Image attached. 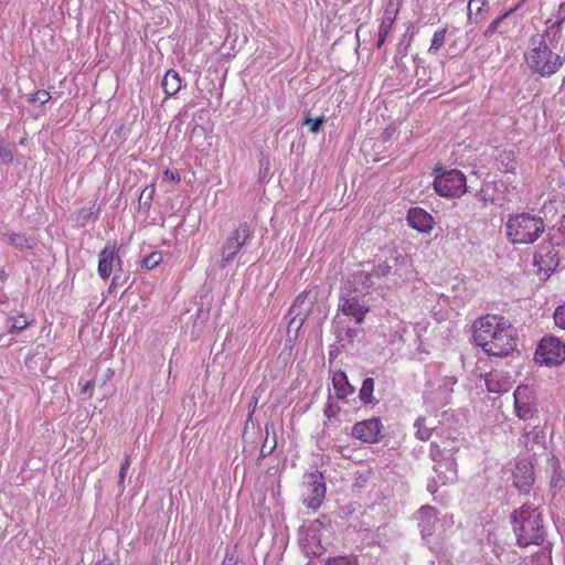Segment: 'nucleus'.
<instances>
[{
	"label": "nucleus",
	"mask_w": 565,
	"mask_h": 565,
	"mask_svg": "<svg viewBox=\"0 0 565 565\" xmlns=\"http://www.w3.org/2000/svg\"><path fill=\"white\" fill-rule=\"evenodd\" d=\"M324 414L330 417V416H333V412L331 411V406H329L328 408L324 409Z\"/></svg>",
	"instance_id": "nucleus-45"
},
{
	"label": "nucleus",
	"mask_w": 565,
	"mask_h": 565,
	"mask_svg": "<svg viewBox=\"0 0 565 565\" xmlns=\"http://www.w3.org/2000/svg\"><path fill=\"white\" fill-rule=\"evenodd\" d=\"M8 278L7 273L2 269L0 270V282H4Z\"/></svg>",
	"instance_id": "nucleus-43"
},
{
	"label": "nucleus",
	"mask_w": 565,
	"mask_h": 565,
	"mask_svg": "<svg viewBox=\"0 0 565 565\" xmlns=\"http://www.w3.org/2000/svg\"><path fill=\"white\" fill-rule=\"evenodd\" d=\"M238 558L235 551H226L221 565H237Z\"/></svg>",
	"instance_id": "nucleus-38"
},
{
	"label": "nucleus",
	"mask_w": 565,
	"mask_h": 565,
	"mask_svg": "<svg viewBox=\"0 0 565 565\" xmlns=\"http://www.w3.org/2000/svg\"><path fill=\"white\" fill-rule=\"evenodd\" d=\"M374 393V380L366 377L360 388L359 397L363 404H374L376 398L373 396Z\"/></svg>",
	"instance_id": "nucleus-23"
},
{
	"label": "nucleus",
	"mask_w": 565,
	"mask_h": 565,
	"mask_svg": "<svg viewBox=\"0 0 565 565\" xmlns=\"http://www.w3.org/2000/svg\"><path fill=\"white\" fill-rule=\"evenodd\" d=\"M0 159L4 164H11L13 162L12 150L2 140H0Z\"/></svg>",
	"instance_id": "nucleus-32"
},
{
	"label": "nucleus",
	"mask_w": 565,
	"mask_h": 565,
	"mask_svg": "<svg viewBox=\"0 0 565 565\" xmlns=\"http://www.w3.org/2000/svg\"><path fill=\"white\" fill-rule=\"evenodd\" d=\"M398 11H399L398 6L394 7L392 3H390L387 6V8L385 9L384 17L379 26V39H377V43H376L377 49H381L383 46V44L385 43L387 35L391 32L393 24L396 20Z\"/></svg>",
	"instance_id": "nucleus-16"
},
{
	"label": "nucleus",
	"mask_w": 565,
	"mask_h": 565,
	"mask_svg": "<svg viewBox=\"0 0 565 565\" xmlns=\"http://www.w3.org/2000/svg\"><path fill=\"white\" fill-rule=\"evenodd\" d=\"M460 449V440L457 436H452L448 433L446 436H440L438 440H434L430 444L431 456L435 457H449L454 459V456Z\"/></svg>",
	"instance_id": "nucleus-14"
},
{
	"label": "nucleus",
	"mask_w": 565,
	"mask_h": 565,
	"mask_svg": "<svg viewBox=\"0 0 565 565\" xmlns=\"http://www.w3.org/2000/svg\"><path fill=\"white\" fill-rule=\"evenodd\" d=\"M265 430H266V438H265L262 449H260V454L264 457L270 455L277 446L276 436L274 433V424L267 423L265 425Z\"/></svg>",
	"instance_id": "nucleus-22"
},
{
	"label": "nucleus",
	"mask_w": 565,
	"mask_h": 565,
	"mask_svg": "<svg viewBox=\"0 0 565 565\" xmlns=\"http://www.w3.org/2000/svg\"><path fill=\"white\" fill-rule=\"evenodd\" d=\"M505 237L512 245H532L545 233L542 216L529 212L509 214L504 224Z\"/></svg>",
	"instance_id": "nucleus-2"
},
{
	"label": "nucleus",
	"mask_w": 565,
	"mask_h": 565,
	"mask_svg": "<svg viewBox=\"0 0 565 565\" xmlns=\"http://www.w3.org/2000/svg\"><path fill=\"white\" fill-rule=\"evenodd\" d=\"M534 358L541 365L558 366L565 362V343L556 337L543 338L536 348Z\"/></svg>",
	"instance_id": "nucleus-7"
},
{
	"label": "nucleus",
	"mask_w": 565,
	"mask_h": 565,
	"mask_svg": "<svg viewBox=\"0 0 565 565\" xmlns=\"http://www.w3.org/2000/svg\"><path fill=\"white\" fill-rule=\"evenodd\" d=\"M326 118L323 116L317 118H310L309 116H306L302 121V125L309 126V130L311 134H318Z\"/></svg>",
	"instance_id": "nucleus-29"
},
{
	"label": "nucleus",
	"mask_w": 565,
	"mask_h": 565,
	"mask_svg": "<svg viewBox=\"0 0 565 565\" xmlns=\"http://www.w3.org/2000/svg\"><path fill=\"white\" fill-rule=\"evenodd\" d=\"M154 194L156 185L154 183H151L142 190L139 200L146 199V202L150 203L153 200Z\"/></svg>",
	"instance_id": "nucleus-33"
},
{
	"label": "nucleus",
	"mask_w": 565,
	"mask_h": 565,
	"mask_svg": "<svg viewBox=\"0 0 565 565\" xmlns=\"http://www.w3.org/2000/svg\"><path fill=\"white\" fill-rule=\"evenodd\" d=\"M351 435L364 443L376 444L384 436V426L379 417L364 419L352 426Z\"/></svg>",
	"instance_id": "nucleus-8"
},
{
	"label": "nucleus",
	"mask_w": 565,
	"mask_h": 565,
	"mask_svg": "<svg viewBox=\"0 0 565 565\" xmlns=\"http://www.w3.org/2000/svg\"><path fill=\"white\" fill-rule=\"evenodd\" d=\"M472 340L488 356L505 358L518 347L515 328L500 315L478 318L472 324Z\"/></svg>",
	"instance_id": "nucleus-1"
},
{
	"label": "nucleus",
	"mask_w": 565,
	"mask_h": 565,
	"mask_svg": "<svg viewBox=\"0 0 565 565\" xmlns=\"http://www.w3.org/2000/svg\"><path fill=\"white\" fill-rule=\"evenodd\" d=\"M532 475L530 473L527 477L524 478V481L521 483L519 480H515V486L520 489L529 487L532 482Z\"/></svg>",
	"instance_id": "nucleus-40"
},
{
	"label": "nucleus",
	"mask_w": 565,
	"mask_h": 565,
	"mask_svg": "<svg viewBox=\"0 0 565 565\" xmlns=\"http://www.w3.org/2000/svg\"><path fill=\"white\" fill-rule=\"evenodd\" d=\"M446 34L447 28H441L435 31L430 42V46L428 49L429 53L435 54L443 47V45L445 44Z\"/></svg>",
	"instance_id": "nucleus-27"
},
{
	"label": "nucleus",
	"mask_w": 565,
	"mask_h": 565,
	"mask_svg": "<svg viewBox=\"0 0 565 565\" xmlns=\"http://www.w3.org/2000/svg\"><path fill=\"white\" fill-rule=\"evenodd\" d=\"M162 88L166 97L174 96L182 86V79L175 70H168L162 79Z\"/></svg>",
	"instance_id": "nucleus-18"
},
{
	"label": "nucleus",
	"mask_w": 565,
	"mask_h": 565,
	"mask_svg": "<svg viewBox=\"0 0 565 565\" xmlns=\"http://www.w3.org/2000/svg\"><path fill=\"white\" fill-rule=\"evenodd\" d=\"M322 475L311 472L307 476V491L303 493V503L312 510H318L326 497V484Z\"/></svg>",
	"instance_id": "nucleus-9"
},
{
	"label": "nucleus",
	"mask_w": 565,
	"mask_h": 565,
	"mask_svg": "<svg viewBox=\"0 0 565 565\" xmlns=\"http://www.w3.org/2000/svg\"><path fill=\"white\" fill-rule=\"evenodd\" d=\"M257 403H258V398L257 397H253V401H252V413H254Z\"/></svg>",
	"instance_id": "nucleus-44"
},
{
	"label": "nucleus",
	"mask_w": 565,
	"mask_h": 565,
	"mask_svg": "<svg viewBox=\"0 0 565 565\" xmlns=\"http://www.w3.org/2000/svg\"><path fill=\"white\" fill-rule=\"evenodd\" d=\"M488 392L502 394L511 388L509 376L500 372H490L484 377Z\"/></svg>",
	"instance_id": "nucleus-17"
},
{
	"label": "nucleus",
	"mask_w": 565,
	"mask_h": 565,
	"mask_svg": "<svg viewBox=\"0 0 565 565\" xmlns=\"http://www.w3.org/2000/svg\"><path fill=\"white\" fill-rule=\"evenodd\" d=\"M434 189L444 198H460L467 192L466 175L457 169H435Z\"/></svg>",
	"instance_id": "nucleus-5"
},
{
	"label": "nucleus",
	"mask_w": 565,
	"mask_h": 565,
	"mask_svg": "<svg viewBox=\"0 0 565 565\" xmlns=\"http://www.w3.org/2000/svg\"><path fill=\"white\" fill-rule=\"evenodd\" d=\"M512 521L520 546L540 545L544 541L542 514L533 505L525 503L515 510Z\"/></svg>",
	"instance_id": "nucleus-3"
},
{
	"label": "nucleus",
	"mask_w": 565,
	"mask_h": 565,
	"mask_svg": "<svg viewBox=\"0 0 565 565\" xmlns=\"http://www.w3.org/2000/svg\"><path fill=\"white\" fill-rule=\"evenodd\" d=\"M510 12L503 13L501 17L493 20L489 26L484 30L483 36L489 39L493 33L499 32L500 34H507L509 30L504 26V21L509 17Z\"/></svg>",
	"instance_id": "nucleus-24"
},
{
	"label": "nucleus",
	"mask_w": 565,
	"mask_h": 565,
	"mask_svg": "<svg viewBox=\"0 0 565 565\" xmlns=\"http://www.w3.org/2000/svg\"><path fill=\"white\" fill-rule=\"evenodd\" d=\"M390 271H391L390 265L380 264V265L375 266L371 273H361L359 275V277L364 278L365 281H370L371 284H373V281H372L373 277H375V278L385 277L390 274Z\"/></svg>",
	"instance_id": "nucleus-26"
},
{
	"label": "nucleus",
	"mask_w": 565,
	"mask_h": 565,
	"mask_svg": "<svg viewBox=\"0 0 565 565\" xmlns=\"http://www.w3.org/2000/svg\"><path fill=\"white\" fill-rule=\"evenodd\" d=\"M2 239L8 245L20 250L31 248L30 239L24 233L8 232L3 234Z\"/></svg>",
	"instance_id": "nucleus-20"
},
{
	"label": "nucleus",
	"mask_w": 565,
	"mask_h": 565,
	"mask_svg": "<svg viewBox=\"0 0 565 565\" xmlns=\"http://www.w3.org/2000/svg\"><path fill=\"white\" fill-rule=\"evenodd\" d=\"M332 384L339 398L344 399L354 392L344 372L338 371L332 376Z\"/></svg>",
	"instance_id": "nucleus-19"
},
{
	"label": "nucleus",
	"mask_w": 565,
	"mask_h": 565,
	"mask_svg": "<svg viewBox=\"0 0 565 565\" xmlns=\"http://www.w3.org/2000/svg\"><path fill=\"white\" fill-rule=\"evenodd\" d=\"M417 435H418V438L422 439V440H426V439L429 438V433L428 431L418 430Z\"/></svg>",
	"instance_id": "nucleus-42"
},
{
	"label": "nucleus",
	"mask_w": 565,
	"mask_h": 565,
	"mask_svg": "<svg viewBox=\"0 0 565 565\" xmlns=\"http://www.w3.org/2000/svg\"><path fill=\"white\" fill-rule=\"evenodd\" d=\"M163 178L175 184L180 183L181 181L180 173L177 169H166L163 171Z\"/></svg>",
	"instance_id": "nucleus-35"
},
{
	"label": "nucleus",
	"mask_w": 565,
	"mask_h": 565,
	"mask_svg": "<svg viewBox=\"0 0 565 565\" xmlns=\"http://www.w3.org/2000/svg\"><path fill=\"white\" fill-rule=\"evenodd\" d=\"M327 565H359L354 555L331 557L327 561Z\"/></svg>",
	"instance_id": "nucleus-30"
},
{
	"label": "nucleus",
	"mask_w": 565,
	"mask_h": 565,
	"mask_svg": "<svg viewBox=\"0 0 565 565\" xmlns=\"http://www.w3.org/2000/svg\"><path fill=\"white\" fill-rule=\"evenodd\" d=\"M51 99V95L47 90H38L30 98L31 102H40L41 104H45Z\"/></svg>",
	"instance_id": "nucleus-36"
},
{
	"label": "nucleus",
	"mask_w": 565,
	"mask_h": 565,
	"mask_svg": "<svg viewBox=\"0 0 565 565\" xmlns=\"http://www.w3.org/2000/svg\"><path fill=\"white\" fill-rule=\"evenodd\" d=\"M553 318L555 326L565 330V302L556 307Z\"/></svg>",
	"instance_id": "nucleus-31"
},
{
	"label": "nucleus",
	"mask_w": 565,
	"mask_h": 565,
	"mask_svg": "<svg viewBox=\"0 0 565 565\" xmlns=\"http://www.w3.org/2000/svg\"><path fill=\"white\" fill-rule=\"evenodd\" d=\"M488 3V0H469L468 3V10L469 15L471 14V11L475 9L477 13H479L482 8Z\"/></svg>",
	"instance_id": "nucleus-37"
},
{
	"label": "nucleus",
	"mask_w": 565,
	"mask_h": 565,
	"mask_svg": "<svg viewBox=\"0 0 565 565\" xmlns=\"http://www.w3.org/2000/svg\"><path fill=\"white\" fill-rule=\"evenodd\" d=\"M115 267L120 269L121 259L118 255L116 243H107L98 254L97 271L99 277L107 280L113 274Z\"/></svg>",
	"instance_id": "nucleus-11"
},
{
	"label": "nucleus",
	"mask_w": 565,
	"mask_h": 565,
	"mask_svg": "<svg viewBox=\"0 0 565 565\" xmlns=\"http://www.w3.org/2000/svg\"><path fill=\"white\" fill-rule=\"evenodd\" d=\"M514 412L522 420H529L536 413L535 405L532 401V391L527 385H519L514 393Z\"/></svg>",
	"instance_id": "nucleus-10"
},
{
	"label": "nucleus",
	"mask_w": 565,
	"mask_h": 565,
	"mask_svg": "<svg viewBox=\"0 0 565 565\" xmlns=\"http://www.w3.org/2000/svg\"><path fill=\"white\" fill-rule=\"evenodd\" d=\"M29 326V322L26 320L20 321L19 319L14 320L12 323L9 332H13L15 330H23Z\"/></svg>",
	"instance_id": "nucleus-39"
},
{
	"label": "nucleus",
	"mask_w": 565,
	"mask_h": 565,
	"mask_svg": "<svg viewBox=\"0 0 565 565\" xmlns=\"http://www.w3.org/2000/svg\"><path fill=\"white\" fill-rule=\"evenodd\" d=\"M500 163L504 172L514 173L518 167L515 153L513 151H503L500 154Z\"/></svg>",
	"instance_id": "nucleus-25"
},
{
	"label": "nucleus",
	"mask_w": 565,
	"mask_h": 565,
	"mask_svg": "<svg viewBox=\"0 0 565 565\" xmlns=\"http://www.w3.org/2000/svg\"><path fill=\"white\" fill-rule=\"evenodd\" d=\"M252 236L250 227L247 223L239 224L226 238L221 247L220 267L225 269L238 255Z\"/></svg>",
	"instance_id": "nucleus-6"
},
{
	"label": "nucleus",
	"mask_w": 565,
	"mask_h": 565,
	"mask_svg": "<svg viewBox=\"0 0 565 565\" xmlns=\"http://www.w3.org/2000/svg\"><path fill=\"white\" fill-rule=\"evenodd\" d=\"M97 213H98V207H96L95 204H93L92 206H84V207L79 209L76 212V217H75L77 226L84 227L88 223L94 222L97 217Z\"/></svg>",
	"instance_id": "nucleus-21"
},
{
	"label": "nucleus",
	"mask_w": 565,
	"mask_h": 565,
	"mask_svg": "<svg viewBox=\"0 0 565 565\" xmlns=\"http://www.w3.org/2000/svg\"><path fill=\"white\" fill-rule=\"evenodd\" d=\"M94 385H95L94 381H92V380H90V381H87V382L83 385V387H82V392H83V393L92 392V391H93V388H94Z\"/></svg>",
	"instance_id": "nucleus-41"
},
{
	"label": "nucleus",
	"mask_w": 565,
	"mask_h": 565,
	"mask_svg": "<svg viewBox=\"0 0 565 565\" xmlns=\"http://www.w3.org/2000/svg\"><path fill=\"white\" fill-rule=\"evenodd\" d=\"M525 63L533 73L551 77L564 65L565 57L554 53L544 41H541L537 46L525 53Z\"/></svg>",
	"instance_id": "nucleus-4"
},
{
	"label": "nucleus",
	"mask_w": 565,
	"mask_h": 565,
	"mask_svg": "<svg viewBox=\"0 0 565 565\" xmlns=\"http://www.w3.org/2000/svg\"><path fill=\"white\" fill-rule=\"evenodd\" d=\"M406 222L409 227L425 235H429L436 225L433 215L419 206L411 207L407 211Z\"/></svg>",
	"instance_id": "nucleus-12"
},
{
	"label": "nucleus",
	"mask_w": 565,
	"mask_h": 565,
	"mask_svg": "<svg viewBox=\"0 0 565 565\" xmlns=\"http://www.w3.org/2000/svg\"><path fill=\"white\" fill-rule=\"evenodd\" d=\"M523 437H524L525 439H527V437H529V433H525V434L523 435Z\"/></svg>",
	"instance_id": "nucleus-47"
},
{
	"label": "nucleus",
	"mask_w": 565,
	"mask_h": 565,
	"mask_svg": "<svg viewBox=\"0 0 565 565\" xmlns=\"http://www.w3.org/2000/svg\"><path fill=\"white\" fill-rule=\"evenodd\" d=\"M318 299V289L302 291L294 301L291 310L296 312V318H299L300 322H303L309 315L312 312L313 306Z\"/></svg>",
	"instance_id": "nucleus-13"
},
{
	"label": "nucleus",
	"mask_w": 565,
	"mask_h": 565,
	"mask_svg": "<svg viewBox=\"0 0 565 565\" xmlns=\"http://www.w3.org/2000/svg\"><path fill=\"white\" fill-rule=\"evenodd\" d=\"M162 262V255L159 252H153L146 256L141 263V266L148 270L153 269Z\"/></svg>",
	"instance_id": "nucleus-28"
},
{
	"label": "nucleus",
	"mask_w": 565,
	"mask_h": 565,
	"mask_svg": "<svg viewBox=\"0 0 565 565\" xmlns=\"http://www.w3.org/2000/svg\"><path fill=\"white\" fill-rule=\"evenodd\" d=\"M130 463H131V460H130V457L128 455L125 456L124 458V461L121 462L120 465V469H119V484H122L124 481H125V478H126V473L130 467Z\"/></svg>",
	"instance_id": "nucleus-34"
},
{
	"label": "nucleus",
	"mask_w": 565,
	"mask_h": 565,
	"mask_svg": "<svg viewBox=\"0 0 565 565\" xmlns=\"http://www.w3.org/2000/svg\"><path fill=\"white\" fill-rule=\"evenodd\" d=\"M340 310L343 315L351 317L358 324H361L369 313V306L361 303L356 297H347L342 299Z\"/></svg>",
	"instance_id": "nucleus-15"
},
{
	"label": "nucleus",
	"mask_w": 565,
	"mask_h": 565,
	"mask_svg": "<svg viewBox=\"0 0 565 565\" xmlns=\"http://www.w3.org/2000/svg\"><path fill=\"white\" fill-rule=\"evenodd\" d=\"M96 565H111V564L110 563L103 564L102 562H99Z\"/></svg>",
	"instance_id": "nucleus-46"
}]
</instances>
